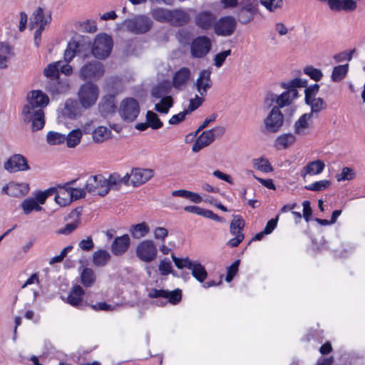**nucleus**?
Returning a JSON list of instances; mask_svg holds the SVG:
<instances>
[{"label":"nucleus","instance_id":"39448f33","mask_svg":"<svg viewBox=\"0 0 365 365\" xmlns=\"http://www.w3.org/2000/svg\"><path fill=\"white\" fill-rule=\"evenodd\" d=\"M122 26L133 34H145L151 29L153 21L146 16L138 15L133 19L125 20Z\"/></svg>","mask_w":365,"mask_h":365},{"label":"nucleus","instance_id":"2eb2a0df","mask_svg":"<svg viewBox=\"0 0 365 365\" xmlns=\"http://www.w3.org/2000/svg\"><path fill=\"white\" fill-rule=\"evenodd\" d=\"M51 11L39 6L34 10L30 17L29 27L31 29L36 26L45 28L51 23Z\"/></svg>","mask_w":365,"mask_h":365},{"label":"nucleus","instance_id":"a18cd8bd","mask_svg":"<svg viewBox=\"0 0 365 365\" xmlns=\"http://www.w3.org/2000/svg\"><path fill=\"white\" fill-rule=\"evenodd\" d=\"M349 64L339 65L334 67L331 75V81L339 82L344 79L348 73Z\"/></svg>","mask_w":365,"mask_h":365},{"label":"nucleus","instance_id":"a211bd4d","mask_svg":"<svg viewBox=\"0 0 365 365\" xmlns=\"http://www.w3.org/2000/svg\"><path fill=\"white\" fill-rule=\"evenodd\" d=\"M153 176L151 169L133 168L131 170V185L138 187L145 183Z\"/></svg>","mask_w":365,"mask_h":365},{"label":"nucleus","instance_id":"ddd939ff","mask_svg":"<svg viewBox=\"0 0 365 365\" xmlns=\"http://www.w3.org/2000/svg\"><path fill=\"white\" fill-rule=\"evenodd\" d=\"M237 22L231 16L221 17L214 24V31L217 36H229L235 31Z\"/></svg>","mask_w":365,"mask_h":365},{"label":"nucleus","instance_id":"72a5a7b5","mask_svg":"<svg viewBox=\"0 0 365 365\" xmlns=\"http://www.w3.org/2000/svg\"><path fill=\"white\" fill-rule=\"evenodd\" d=\"M13 55L12 48L7 43L0 42V69L8 67V63Z\"/></svg>","mask_w":365,"mask_h":365},{"label":"nucleus","instance_id":"2f4dec72","mask_svg":"<svg viewBox=\"0 0 365 365\" xmlns=\"http://www.w3.org/2000/svg\"><path fill=\"white\" fill-rule=\"evenodd\" d=\"M54 195L55 201L61 207H65L72 202L71 194L68 187H66V184L58 186V189L56 188V192Z\"/></svg>","mask_w":365,"mask_h":365},{"label":"nucleus","instance_id":"f704fd0d","mask_svg":"<svg viewBox=\"0 0 365 365\" xmlns=\"http://www.w3.org/2000/svg\"><path fill=\"white\" fill-rule=\"evenodd\" d=\"M129 232L134 239H141L150 232V227L146 222H141L130 226Z\"/></svg>","mask_w":365,"mask_h":365},{"label":"nucleus","instance_id":"a19ab883","mask_svg":"<svg viewBox=\"0 0 365 365\" xmlns=\"http://www.w3.org/2000/svg\"><path fill=\"white\" fill-rule=\"evenodd\" d=\"M150 14L157 21L169 24L170 10L164 8H156L150 11Z\"/></svg>","mask_w":365,"mask_h":365},{"label":"nucleus","instance_id":"f3484780","mask_svg":"<svg viewBox=\"0 0 365 365\" xmlns=\"http://www.w3.org/2000/svg\"><path fill=\"white\" fill-rule=\"evenodd\" d=\"M193 86L201 96H207V91L212 86L211 71L208 69L200 71Z\"/></svg>","mask_w":365,"mask_h":365},{"label":"nucleus","instance_id":"9b49d317","mask_svg":"<svg viewBox=\"0 0 365 365\" xmlns=\"http://www.w3.org/2000/svg\"><path fill=\"white\" fill-rule=\"evenodd\" d=\"M139 113V103L135 99L128 98L121 102L119 114L124 120L128 122L135 120L138 116Z\"/></svg>","mask_w":365,"mask_h":365},{"label":"nucleus","instance_id":"8fccbe9b","mask_svg":"<svg viewBox=\"0 0 365 365\" xmlns=\"http://www.w3.org/2000/svg\"><path fill=\"white\" fill-rule=\"evenodd\" d=\"M82 132L79 129L71 130L66 137V142L68 148H75L81 141Z\"/></svg>","mask_w":365,"mask_h":365},{"label":"nucleus","instance_id":"09e8293b","mask_svg":"<svg viewBox=\"0 0 365 365\" xmlns=\"http://www.w3.org/2000/svg\"><path fill=\"white\" fill-rule=\"evenodd\" d=\"M80 44L75 41H70L67 48L64 52V60L67 63L70 62L76 55H77L79 52Z\"/></svg>","mask_w":365,"mask_h":365},{"label":"nucleus","instance_id":"7c9ffc66","mask_svg":"<svg viewBox=\"0 0 365 365\" xmlns=\"http://www.w3.org/2000/svg\"><path fill=\"white\" fill-rule=\"evenodd\" d=\"M111 259V255L108 251L99 249L95 251L92 255V262L94 266L103 267L108 264Z\"/></svg>","mask_w":365,"mask_h":365},{"label":"nucleus","instance_id":"49530a36","mask_svg":"<svg viewBox=\"0 0 365 365\" xmlns=\"http://www.w3.org/2000/svg\"><path fill=\"white\" fill-rule=\"evenodd\" d=\"M76 180H73L66 183V187H68V190L71 194L72 201L77 200L81 198H84L87 192L85 187L83 188H75L71 186V185H74Z\"/></svg>","mask_w":365,"mask_h":365},{"label":"nucleus","instance_id":"4468645a","mask_svg":"<svg viewBox=\"0 0 365 365\" xmlns=\"http://www.w3.org/2000/svg\"><path fill=\"white\" fill-rule=\"evenodd\" d=\"M211 49L210 39L206 36L196 37L190 45V53L194 58L205 56Z\"/></svg>","mask_w":365,"mask_h":365},{"label":"nucleus","instance_id":"de8ad7c7","mask_svg":"<svg viewBox=\"0 0 365 365\" xmlns=\"http://www.w3.org/2000/svg\"><path fill=\"white\" fill-rule=\"evenodd\" d=\"M173 106V99L170 96L163 97L159 103L155 104V110L160 113L167 114Z\"/></svg>","mask_w":365,"mask_h":365},{"label":"nucleus","instance_id":"5701e85b","mask_svg":"<svg viewBox=\"0 0 365 365\" xmlns=\"http://www.w3.org/2000/svg\"><path fill=\"white\" fill-rule=\"evenodd\" d=\"M84 294L85 291L80 285H74L68 293L66 302L72 307L79 308L83 304V296Z\"/></svg>","mask_w":365,"mask_h":365},{"label":"nucleus","instance_id":"79ce46f5","mask_svg":"<svg viewBox=\"0 0 365 365\" xmlns=\"http://www.w3.org/2000/svg\"><path fill=\"white\" fill-rule=\"evenodd\" d=\"M305 102L311 108V112L308 114H312V116L318 114L327 107L326 103L322 98H313Z\"/></svg>","mask_w":365,"mask_h":365},{"label":"nucleus","instance_id":"7ed1b4c3","mask_svg":"<svg viewBox=\"0 0 365 365\" xmlns=\"http://www.w3.org/2000/svg\"><path fill=\"white\" fill-rule=\"evenodd\" d=\"M99 96L98 86L92 82L82 84L78 92V101L81 106L88 109L96 104Z\"/></svg>","mask_w":365,"mask_h":365},{"label":"nucleus","instance_id":"052dcab7","mask_svg":"<svg viewBox=\"0 0 365 365\" xmlns=\"http://www.w3.org/2000/svg\"><path fill=\"white\" fill-rule=\"evenodd\" d=\"M172 259L173 262L175 263V265L178 269H183V268H187L189 269L190 266L191 265L192 261L188 258H179L175 257L174 255H171Z\"/></svg>","mask_w":365,"mask_h":365},{"label":"nucleus","instance_id":"0e129e2a","mask_svg":"<svg viewBox=\"0 0 365 365\" xmlns=\"http://www.w3.org/2000/svg\"><path fill=\"white\" fill-rule=\"evenodd\" d=\"M355 176V173L353 169L345 167L342 169L341 173L336 176L338 181L350 180Z\"/></svg>","mask_w":365,"mask_h":365},{"label":"nucleus","instance_id":"680f3d73","mask_svg":"<svg viewBox=\"0 0 365 365\" xmlns=\"http://www.w3.org/2000/svg\"><path fill=\"white\" fill-rule=\"evenodd\" d=\"M260 3L268 11H274L278 8H281L283 4L282 0H260Z\"/></svg>","mask_w":365,"mask_h":365},{"label":"nucleus","instance_id":"412c9836","mask_svg":"<svg viewBox=\"0 0 365 365\" xmlns=\"http://www.w3.org/2000/svg\"><path fill=\"white\" fill-rule=\"evenodd\" d=\"M130 244L128 235L116 237L111 244L110 250L115 256H121L128 251Z\"/></svg>","mask_w":365,"mask_h":365},{"label":"nucleus","instance_id":"393cba45","mask_svg":"<svg viewBox=\"0 0 365 365\" xmlns=\"http://www.w3.org/2000/svg\"><path fill=\"white\" fill-rule=\"evenodd\" d=\"M76 100L68 99L64 105L63 114L70 119L79 117L82 113V106Z\"/></svg>","mask_w":365,"mask_h":365},{"label":"nucleus","instance_id":"473e14b6","mask_svg":"<svg viewBox=\"0 0 365 365\" xmlns=\"http://www.w3.org/2000/svg\"><path fill=\"white\" fill-rule=\"evenodd\" d=\"M189 269L193 277L200 283L204 282L207 277L205 267L199 261H192Z\"/></svg>","mask_w":365,"mask_h":365},{"label":"nucleus","instance_id":"b1692460","mask_svg":"<svg viewBox=\"0 0 365 365\" xmlns=\"http://www.w3.org/2000/svg\"><path fill=\"white\" fill-rule=\"evenodd\" d=\"M99 111L103 116L113 113L116 109L115 97L114 95L105 96L98 106Z\"/></svg>","mask_w":365,"mask_h":365},{"label":"nucleus","instance_id":"cd10ccee","mask_svg":"<svg viewBox=\"0 0 365 365\" xmlns=\"http://www.w3.org/2000/svg\"><path fill=\"white\" fill-rule=\"evenodd\" d=\"M325 165L323 161L317 160L309 162L305 167H304L300 175L305 180L307 175H315L320 174L324 169Z\"/></svg>","mask_w":365,"mask_h":365},{"label":"nucleus","instance_id":"c9c22d12","mask_svg":"<svg viewBox=\"0 0 365 365\" xmlns=\"http://www.w3.org/2000/svg\"><path fill=\"white\" fill-rule=\"evenodd\" d=\"M312 114L304 113L295 122L294 132L296 134L304 135L308 133L307 130L309 128L308 120L311 119Z\"/></svg>","mask_w":365,"mask_h":365},{"label":"nucleus","instance_id":"c85d7f7f","mask_svg":"<svg viewBox=\"0 0 365 365\" xmlns=\"http://www.w3.org/2000/svg\"><path fill=\"white\" fill-rule=\"evenodd\" d=\"M257 11V6L249 4L241 8L237 14L238 20L241 24H246L250 22Z\"/></svg>","mask_w":365,"mask_h":365},{"label":"nucleus","instance_id":"e433bc0d","mask_svg":"<svg viewBox=\"0 0 365 365\" xmlns=\"http://www.w3.org/2000/svg\"><path fill=\"white\" fill-rule=\"evenodd\" d=\"M21 207L25 215H29L33 211L40 212L43 210V207L38 205L33 197L24 200L21 203Z\"/></svg>","mask_w":365,"mask_h":365},{"label":"nucleus","instance_id":"4be33fe9","mask_svg":"<svg viewBox=\"0 0 365 365\" xmlns=\"http://www.w3.org/2000/svg\"><path fill=\"white\" fill-rule=\"evenodd\" d=\"M190 71L186 67L179 69L173 76V86L179 91L184 90L187 85L190 78Z\"/></svg>","mask_w":365,"mask_h":365},{"label":"nucleus","instance_id":"a878e982","mask_svg":"<svg viewBox=\"0 0 365 365\" xmlns=\"http://www.w3.org/2000/svg\"><path fill=\"white\" fill-rule=\"evenodd\" d=\"M81 210L78 208L73 210L69 215V217H73L71 222L67 223L63 227L59 229L57 233L59 235H67L73 232L79 225L81 220L80 216Z\"/></svg>","mask_w":365,"mask_h":365},{"label":"nucleus","instance_id":"9d476101","mask_svg":"<svg viewBox=\"0 0 365 365\" xmlns=\"http://www.w3.org/2000/svg\"><path fill=\"white\" fill-rule=\"evenodd\" d=\"M85 189L88 193L101 196H104L109 192L106 178L101 175L90 176L85 185Z\"/></svg>","mask_w":365,"mask_h":365},{"label":"nucleus","instance_id":"774afa93","mask_svg":"<svg viewBox=\"0 0 365 365\" xmlns=\"http://www.w3.org/2000/svg\"><path fill=\"white\" fill-rule=\"evenodd\" d=\"M78 247L81 250L85 252H89L94 247V243L91 236L87 237L86 239L82 240L78 243Z\"/></svg>","mask_w":365,"mask_h":365},{"label":"nucleus","instance_id":"f257e3e1","mask_svg":"<svg viewBox=\"0 0 365 365\" xmlns=\"http://www.w3.org/2000/svg\"><path fill=\"white\" fill-rule=\"evenodd\" d=\"M49 103L48 96L41 90L27 93L21 115L25 123H31L32 131L41 130L45 125L44 108Z\"/></svg>","mask_w":365,"mask_h":365},{"label":"nucleus","instance_id":"0eeeda50","mask_svg":"<svg viewBox=\"0 0 365 365\" xmlns=\"http://www.w3.org/2000/svg\"><path fill=\"white\" fill-rule=\"evenodd\" d=\"M135 254L140 261L149 263L157 258L158 250L152 240H144L138 244Z\"/></svg>","mask_w":365,"mask_h":365},{"label":"nucleus","instance_id":"6ab92c4d","mask_svg":"<svg viewBox=\"0 0 365 365\" xmlns=\"http://www.w3.org/2000/svg\"><path fill=\"white\" fill-rule=\"evenodd\" d=\"M4 168L11 173L29 169L26 159L20 154H16L11 157L5 163Z\"/></svg>","mask_w":365,"mask_h":365},{"label":"nucleus","instance_id":"ea45409f","mask_svg":"<svg viewBox=\"0 0 365 365\" xmlns=\"http://www.w3.org/2000/svg\"><path fill=\"white\" fill-rule=\"evenodd\" d=\"M245 225V220L242 219V217L240 215H235L230 226L231 234L235 237H237L238 235H244L242 231Z\"/></svg>","mask_w":365,"mask_h":365},{"label":"nucleus","instance_id":"20e7f679","mask_svg":"<svg viewBox=\"0 0 365 365\" xmlns=\"http://www.w3.org/2000/svg\"><path fill=\"white\" fill-rule=\"evenodd\" d=\"M225 131V128L222 125H218L212 129L203 131L193 144L192 151L194 153L199 152L202 148L212 144L216 138L222 137Z\"/></svg>","mask_w":365,"mask_h":365},{"label":"nucleus","instance_id":"c03bdc74","mask_svg":"<svg viewBox=\"0 0 365 365\" xmlns=\"http://www.w3.org/2000/svg\"><path fill=\"white\" fill-rule=\"evenodd\" d=\"M307 83V80H304L301 78H295L291 81L282 82L280 86L287 91H297V88L306 87Z\"/></svg>","mask_w":365,"mask_h":365},{"label":"nucleus","instance_id":"1a4fd4ad","mask_svg":"<svg viewBox=\"0 0 365 365\" xmlns=\"http://www.w3.org/2000/svg\"><path fill=\"white\" fill-rule=\"evenodd\" d=\"M150 298H160L166 299V302H162L160 299L156 302L159 306H163L168 302L173 304H176L180 302L182 298V292L180 289H176L173 291H168L165 289H152L148 293Z\"/></svg>","mask_w":365,"mask_h":365},{"label":"nucleus","instance_id":"603ef678","mask_svg":"<svg viewBox=\"0 0 365 365\" xmlns=\"http://www.w3.org/2000/svg\"><path fill=\"white\" fill-rule=\"evenodd\" d=\"M253 166L255 169L263 173H270L273 171V168L269 160L264 158H259L253 160Z\"/></svg>","mask_w":365,"mask_h":365},{"label":"nucleus","instance_id":"4d7b16f0","mask_svg":"<svg viewBox=\"0 0 365 365\" xmlns=\"http://www.w3.org/2000/svg\"><path fill=\"white\" fill-rule=\"evenodd\" d=\"M331 185V182L328 180H322L314 182L310 185H305L304 188L310 191H321L327 188Z\"/></svg>","mask_w":365,"mask_h":365},{"label":"nucleus","instance_id":"bf43d9fd","mask_svg":"<svg viewBox=\"0 0 365 365\" xmlns=\"http://www.w3.org/2000/svg\"><path fill=\"white\" fill-rule=\"evenodd\" d=\"M158 270L163 276L173 273L171 262L168 258H164L159 263Z\"/></svg>","mask_w":365,"mask_h":365},{"label":"nucleus","instance_id":"4c0bfd02","mask_svg":"<svg viewBox=\"0 0 365 365\" xmlns=\"http://www.w3.org/2000/svg\"><path fill=\"white\" fill-rule=\"evenodd\" d=\"M96 279L94 271L91 268H83L81 272V282L85 287H92Z\"/></svg>","mask_w":365,"mask_h":365},{"label":"nucleus","instance_id":"bb28decb","mask_svg":"<svg viewBox=\"0 0 365 365\" xmlns=\"http://www.w3.org/2000/svg\"><path fill=\"white\" fill-rule=\"evenodd\" d=\"M215 21V15L210 11H202L199 13L195 17L196 25L205 30L210 29L212 26Z\"/></svg>","mask_w":365,"mask_h":365},{"label":"nucleus","instance_id":"c756f323","mask_svg":"<svg viewBox=\"0 0 365 365\" xmlns=\"http://www.w3.org/2000/svg\"><path fill=\"white\" fill-rule=\"evenodd\" d=\"M190 16L185 11L175 9L170 10V17L169 20V24L175 26H181L188 22Z\"/></svg>","mask_w":365,"mask_h":365},{"label":"nucleus","instance_id":"3c124183","mask_svg":"<svg viewBox=\"0 0 365 365\" xmlns=\"http://www.w3.org/2000/svg\"><path fill=\"white\" fill-rule=\"evenodd\" d=\"M56 192V187H50L43 191H37L34 193L33 198L36 200L40 206L45 204L46 199Z\"/></svg>","mask_w":365,"mask_h":365},{"label":"nucleus","instance_id":"338daca9","mask_svg":"<svg viewBox=\"0 0 365 365\" xmlns=\"http://www.w3.org/2000/svg\"><path fill=\"white\" fill-rule=\"evenodd\" d=\"M153 236L156 240L165 242L166 237L168 236V230L163 227H157L153 230Z\"/></svg>","mask_w":365,"mask_h":365},{"label":"nucleus","instance_id":"aec40b11","mask_svg":"<svg viewBox=\"0 0 365 365\" xmlns=\"http://www.w3.org/2000/svg\"><path fill=\"white\" fill-rule=\"evenodd\" d=\"M29 186L26 183L10 182L4 186L1 192L11 197H19L28 193Z\"/></svg>","mask_w":365,"mask_h":365},{"label":"nucleus","instance_id":"f03ea898","mask_svg":"<svg viewBox=\"0 0 365 365\" xmlns=\"http://www.w3.org/2000/svg\"><path fill=\"white\" fill-rule=\"evenodd\" d=\"M113 46V39L110 36L106 34H98L92 45V54L97 59H106L110 56Z\"/></svg>","mask_w":365,"mask_h":365},{"label":"nucleus","instance_id":"5fc2aeb1","mask_svg":"<svg viewBox=\"0 0 365 365\" xmlns=\"http://www.w3.org/2000/svg\"><path fill=\"white\" fill-rule=\"evenodd\" d=\"M146 121L148 122L149 127L154 130L159 129L163 125V123L158 118V115L151 110L147 111Z\"/></svg>","mask_w":365,"mask_h":365},{"label":"nucleus","instance_id":"e2e57ef3","mask_svg":"<svg viewBox=\"0 0 365 365\" xmlns=\"http://www.w3.org/2000/svg\"><path fill=\"white\" fill-rule=\"evenodd\" d=\"M204 97L200 95H195L194 98L190 100L189 106L186 110L189 113L194 111L197 109L204 102Z\"/></svg>","mask_w":365,"mask_h":365},{"label":"nucleus","instance_id":"6e6552de","mask_svg":"<svg viewBox=\"0 0 365 365\" xmlns=\"http://www.w3.org/2000/svg\"><path fill=\"white\" fill-rule=\"evenodd\" d=\"M105 73L104 65L97 61H91L85 63L79 70V77L83 81L97 80Z\"/></svg>","mask_w":365,"mask_h":365},{"label":"nucleus","instance_id":"dca6fc26","mask_svg":"<svg viewBox=\"0 0 365 365\" xmlns=\"http://www.w3.org/2000/svg\"><path fill=\"white\" fill-rule=\"evenodd\" d=\"M46 90L52 95L66 93L70 88L67 78H51L47 80L45 84Z\"/></svg>","mask_w":365,"mask_h":365},{"label":"nucleus","instance_id":"423d86ee","mask_svg":"<svg viewBox=\"0 0 365 365\" xmlns=\"http://www.w3.org/2000/svg\"><path fill=\"white\" fill-rule=\"evenodd\" d=\"M298 97V91H285L280 95L268 93L264 98V104L267 108H270L274 103H277L279 109L291 105L294 99Z\"/></svg>","mask_w":365,"mask_h":365},{"label":"nucleus","instance_id":"6e6d98bb","mask_svg":"<svg viewBox=\"0 0 365 365\" xmlns=\"http://www.w3.org/2000/svg\"><path fill=\"white\" fill-rule=\"evenodd\" d=\"M59 66L60 61H56L48 64L44 68L43 74L48 78V80H51V78L59 77Z\"/></svg>","mask_w":365,"mask_h":365},{"label":"nucleus","instance_id":"37998d69","mask_svg":"<svg viewBox=\"0 0 365 365\" xmlns=\"http://www.w3.org/2000/svg\"><path fill=\"white\" fill-rule=\"evenodd\" d=\"M110 135L111 131L109 128L104 126H98L93 132V139L94 142L100 143L108 140Z\"/></svg>","mask_w":365,"mask_h":365},{"label":"nucleus","instance_id":"69168bd1","mask_svg":"<svg viewBox=\"0 0 365 365\" xmlns=\"http://www.w3.org/2000/svg\"><path fill=\"white\" fill-rule=\"evenodd\" d=\"M231 53V50L228 49L217 53L214 58L215 66L217 68L221 67L223 65L226 58L230 56Z\"/></svg>","mask_w":365,"mask_h":365},{"label":"nucleus","instance_id":"58836bf2","mask_svg":"<svg viewBox=\"0 0 365 365\" xmlns=\"http://www.w3.org/2000/svg\"><path fill=\"white\" fill-rule=\"evenodd\" d=\"M296 141L295 135L292 133H285L278 136L275 140L277 149H285Z\"/></svg>","mask_w":365,"mask_h":365},{"label":"nucleus","instance_id":"864d4df0","mask_svg":"<svg viewBox=\"0 0 365 365\" xmlns=\"http://www.w3.org/2000/svg\"><path fill=\"white\" fill-rule=\"evenodd\" d=\"M46 141L51 145H60L66 141V135L58 132L49 131L46 135Z\"/></svg>","mask_w":365,"mask_h":365},{"label":"nucleus","instance_id":"f8f14e48","mask_svg":"<svg viewBox=\"0 0 365 365\" xmlns=\"http://www.w3.org/2000/svg\"><path fill=\"white\" fill-rule=\"evenodd\" d=\"M284 123V115L277 106H274L264 120V128L269 133H277Z\"/></svg>","mask_w":365,"mask_h":365},{"label":"nucleus","instance_id":"13d9d810","mask_svg":"<svg viewBox=\"0 0 365 365\" xmlns=\"http://www.w3.org/2000/svg\"><path fill=\"white\" fill-rule=\"evenodd\" d=\"M304 73L315 81H319L323 73L320 69L316 68L312 66H307L304 68Z\"/></svg>","mask_w":365,"mask_h":365}]
</instances>
